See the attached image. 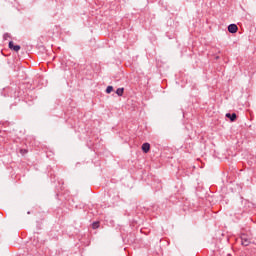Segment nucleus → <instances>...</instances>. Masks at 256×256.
I'll return each mask as SVG.
<instances>
[{"label": "nucleus", "instance_id": "nucleus-3", "mask_svg": "<svg viewBox=\"0 0 256 256\" xmlns=\"http://www.w3.org/2000/svg\"><path fill=\"white\" fill-rule=\"evenodd\" d=\"M238 29L239 28L236 26V24H230L228 26L229 33H237Z\"/></svg>", "mask_w": 256, "mask_h": 256}, {"label": "nucleus", "instance_id": "nucleus-2", "mask_svg": "<svg viewBox=\"0 0 256 256\" xmlns=\"http://www.w3.org/2000/svg\"><path fill=\"white\" fill-rule=\"evenodd\" d=\"M9 49H12V51H15L16 53L21 50L20 45H15L13 41L9 42Z\"/></svg>", "mask_w": 256, "mask_h": 256}, {"label": "nucleus", "instance_id": "nucleus-9", "mask_svg": "<svg viewBox=\"0 0 256 256\" xmlns=\"http://www.w3.org/2000/svg\"><path fill=\"white\" fill-rule=\"evenodd\" d=\"M20 153H21V155H26L27 150L26 149H20Z\"/></svg>", "mask_w": 256, "mask_h": 256}, {"label": "nucleus", "instance_id": "nucleus-8", "mask_svg": "<svg viewBox=\"0 0 256 256\" xmlns=\"http://www.w3.org/2000/svg\"><path fill=\"white\" fill-rule=\"evenodd\" d=\"M112 91H113V86H108L107 88H106V93H112Z\"/></svg>", "mask_w": 256, "mask_h": 256}, {"label": "nucleus", "instance_id": "nucleus-1", "mask_svg": "<svg viewBox=\"0 0 256 256\" xmlns=\"http://www.w3.org/2000/svg\"><path fill=\"white\" fill-rule=\"evenodd\" d=\"M250 243H251V240H249L248 237H247L245 234H243V235L241 236V244H242L244 247H249Z\"/></svg>", "mask_w": 256, "mask_h": 256}, {"label": "nucleus", "instance_id": "nucleus-7", "mask_svg": "<svg viewBox=\"0 0 256 256\" xmlns=\"http://www.w3.org/2000/svg\"><path fill=\"white\" fill-rule=\"evenodd\" d=\"M92 229H99V222H94L92 224Z\"/></svg>", "mask_w": 256, "mask_h": 256}, {"label": "nucleus", "instance_id": "nucleus-6", "mask_svg": "<svg viewBox=\"0 0 256 256\" xmlns=\"http://www.w3.org/2000/svg\"><path fill=\"white\" fill-rule=\"evenodd\" d=\"M123 91H125L124 88H118L116 90V94L118 95V97H123Z\"/></svg>", "mask_w": 256, "mask_h": 256}, {"label": "nucleus", "instance_id": "nucleus-5", "mask_svg": "<svg viewBox=\"0 0 256 256\" xmlns=\"http://www.w3.org/2000/svg\"><path fill=\"white\" fill-rule=\"evenodd\" d=\"M226 117L228 118V119H230V121H235V119H237V114H235V113H227L226 114Z\"/></svg>", "mask_w": 256, "mask_h": 256}, {"label": "nucleus", "instance_id": "nucleus-4", "mask_svg": "<svg viewBox=\"0 0 256 256\" xmlns=\"http://www.w3.org/2000/svg\"><path fill=\"white\" fill-rule=\"evenodd\" d=\"M149 149H151V144H149L147 142L142 144V151H143V153H149Z\"/></svg>", "mask_w": 256, "mask_h": 256}]
</instances>
